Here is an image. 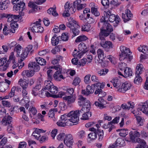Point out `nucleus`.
<instances>
[{"label":"nucleus","mask_w":148,"mask_h":148,"mask_svg":"<svg viewBox=\"0 0 148 148\" xmlns=\"http://www.w3.org/2000/svg\"><path fill=\"white\" fill-rule=\"evenodd\" d=\"M113 30L112 25L110 24L105 22L100 29L98 38L100 40V44L105 50L108 52L113 48V45L111 42L106 41L105 38L108 36Z\"/></svg>","instance_id":"nucleus-1"},{"label":"nucleus","mask_w":148,"mask_h":148,"mask_svg":"<svg viewBox=\"0 0 148 148\" xmlns=\"http://www.w3.org/2000/svg\"><path fill=\"white\" fill-rule=\"evenodd\" d=\"M60 119L63 121L65 120L66 126H68L73 125V123H76L79 120L76 115L71 114L70 112L68 114H65L62 115Z\"/></svg>","instance_id":"nucleus-2"},{"label":"nucleus","mask_w":148,"mask_h":148,"mask_svg":"<svg viewBox=\"0 0 148 148\" xmlns=\"http://www.w3.org/2000/svg\"><path fill=\"white\" fill-rule=\"evenodd\" d=\"M104 14V16L106 17V18H107L110 22H113L115 21L116 24L114 25V26L115 27L117 26L121 20L118 15L115 16L114 14H111V12L110 10L108 11L107 12L105 11Z\"/></svg>","instance_id":"nucleus-3"},{"label":"nucleus","mask_w":148,"mask_h":148,"mask_svg":"<svg viewBox=\"0 0 148 148\" xmlns=\"http://www.w3.org/2000/svg\"><path fill=\"white\" fill-rule=\"evenodd\" d=\"M12 3L13 4H15L13 6V9L17 11L19 10L21 11L19 12V14L24 8L25 6V3L23 2V0H12Z\"/></svg>","instance_id":"nucleus-4"},{"label":"nucleus","mask_w":148,"mask_h":148,"mask_svg":"<svg viewBox=\"0 0 148 148\" xmlns=\"http://www.w3.org/2000/svg\"><path fill=\"white\" fill-rule=\"evenodd\" d=\"M57 36L55 34L52 38L51 43L53 45L56 46L58 44L59 42L60 38H61L64 41H67L69 38L68 35L64 33L62 34L61 37L60 36L57 37Z\"/></svg>","instance_id":"nucleus-5"},{"label":"nucleus","mask_w":148,"mask_h":148,"mask_svg":"<svg viewBox=\"0 0 148 148\" xmlns=\"http://www.w3.org/2000/svg\"><path fill=\"white\" fill-rule=\"evenodd\" d=\"M140 136V133L137 131H131L129 133V138L126 137L125 139L126 141L130 142L131 140L135 141V139L136 137H139Z\"/></svg>","instance_id":"nucleus-6"},{"label":"nucleus","mask_w":148,"mask_h":148,"mask_svg":"<svg viewBox=\"0 0 148 148\" xmlns=\"http://www.w3.org/2000/svg\"><path fill=\"white\" fill-rule=\"evenodd\" d=\"M73 7L72 4H71L68 2H67L64 5L65 10L64 11L63 14V16L64 17H66L69 16L70 15V13H72L73 12V10L71 9V7Z\"/></svg>","instance_id":"nucleus-7"},{"label":"nucleus","mask_w":148,"mask_h":148,"mask_svg":"<svg viewBox=\"0 0 148 148\" xmlns=\"http://www.w3.org/2000/svg\"><path fill=\"white\" fill-rule=\"evenodd\" d=\"M73 141L72 136L71 134L66 135L64 140V143L65 145L69 148H70L73 145Z\"/></svg>","instance_id":"nucleus-8"},{"label":"nucleus","mask_w":148,"mask_h":148,"mask_svg":"<svg viewBox=\"0 0 148 148\" xmlns=\"http://www.w3.org/2000/svg\"><path fill=\"white\" fill-rule=\"evenodd\" d=\"M105 85L104 82H102V83H100L99 88H97L95 92V94L97 95L98 94V96L100 97H104L106 95L105 92L102 91L101 89L103 88Z\"/></svg>","instance_id":"nucleus-9"},{"label":"nucleus","mask_w":148,"mask_h":148,"mask_svg":"<svg viewBox=\"0 0 148 148\" xmlns=\"http://www.w3.org/2000/svg\"><path fill=\"white\" fill-rule=\"evenodd\" d=\"M28 6L32 8L31 10L29 11V13H34L37 11L40 10L41 8L40 7V6L37 5L34 2L31 1L29 2L28 3Z\"/></svg>","instance_id":"nucleus-10"},{"label":"nucleus","mask_w":148,"mask_h":148,"mask_svg":"<svg viewBox=\"0 0 148 148\" xmlns=\"http://www.w3.org/2000/svg\"><path fill=\"white\" fill-rule=\"evenodd\" d=\"M131 86L130 83H129L127 82H125L123 83H122L121 86H120V88L118 89L117 91L120 92H123L129 90Z\"/></svg>","instance_id":"nucleus-11"},{"label":"nucleus","mask_w":148,"mask_h":148,"mask_svg":"<svg viewBox=\"0 0 148 148\" xmlns=\"http://www.w3.org/2000/svg\"><path fill=\"white\" fill-rule=\"evenodd\" d=\"M125 14H122V18L125 22L130 20L132 16V14H131L130 10L129 9H127L125 10Z\"/></svg>","instance_id":"nucleus-12"},{"label":"nucleus","mask_w":148,"mask_h":148,"mask_svg":"<svg viewBox=\"0 0 148 148\" xmlns=\"http://www.w3.org/2000/svg\"><path fill=\"white\" fill-rule=\"evenodd\" d=\"M145 104L140 105V106L138 108V111L140 110L142 112L148 116V101H146V103Z\"/></svg>","instance_id":"nucleus-13"},{"label":"nucleus","mask_w":148,"mask_h":148,"mask_svg":"<svg viewBox=\"0 0 148 148\" xmlns=\"http://www.w3.org/2000/svg\"><path fill=\"white\" fill-rule=\"evenodd\" d=\"M136 141L139 143L136 148H148V146L146 145L145 141L139 138L136 139Z\"/></svg>","instance_id":"nucleus-14"},{"label":"nucleus","mask_w":148,"mask_h":148,"mask_svg":"<svg viewBox=\"0 0 148 148\" xmlns=\"http://www.w3.org/2000/svg\"><path fill=\"white\" fill-rule=\"evenodd\" d=\"M28 67L32 69L34 72H37L39 70L40 67L38 64L35 62H32L28 64Z\"/></svg>","instance_id":"nucleus-15"},{"label":"nucleus","mask_w":148,"mask_h":148,"mask_svg":"<svg viewBox=\"0 0 148 148\" xmlns=\"http://www.w3.org/2000/svg\"><path fill=\"white\" fill-rule=\"evenodd\" d=\"M63 99L64 100L67 101L68 104H70L75 102L76 97L75 95H71L64 97Z\"/></svg>","instance_id":"nucleus-16"},{"label":"nucleus","mask_w":148,"mask_h":148,"mask_svg":"<svg viewBox=\"0 0 148 148\" xmlns=\"http://www.w3.org/2000/svg\"><path fill=\"white\" fill-rule=\"evenodd\" d=\"M78 48L79 51L82 52L83 53H86L89 49V48L87 47L84 43L82 42L79 45Z\"/></svg>","instance_id":"nucleus-17"},{"label":"nucleus","mask_w":148,"mask_h":148,"mask_svg":"<svg viewBox=\"0 0 148 148\" xmlns=\"http://www.w3.org/2000/svg\"><path fill=\"white\" fill-rule=\"evenodd\" d=\"M120 49L121 53L120 55V56H126V55L131 53L130 49L124 46H121L120 47Z\"/></svg>","instance_id":"nucleus-18"},{"label":"nucleus","mask_w":148,"mask_h":148,"mask_svg":"<svg viewBox=\"0 0 148 148\" xmlns=\"http://www.w3.org/2000/svg\"><path fill=\"white\" fill-rule=\"evenodd\" d=\"M132 58V56L130 54L126 56H120L119 60L121 61L124 60V62H129L131 61Z\"/></svg>","instance_id":"nucleus-19"},{"label":"nucleus","mask_w":148,"mask_h":148,"mask_svg":"<svg viewBox=\"0 0 148 148\" xmlns=\"http://www.w3.org/2000/svg\"><path fill=\"white\" fill-rule=\"evenodd\" d=\"M32 32L37 33H42L44 31V29L42 27L37 25H34L33 26L31 29Z\"/></svg>","instance_id":"nucleus-20"},{"label":"nucleus","mask_w":148,"mask_h":148,"mask_svg":"<svg viewBox=\"0 0 148 148\" xmlns=\"http://www.w3.org/2000/svg\"><path fill=\"white\" fill-rule=\"evenodd\" d=\"M110 82L112 83L114 87L118 89L120 88V86H121V83L119 79H113Z\"/></svg>","instance_id":"nucleus-21"},{"label":"nucleus","mask_w":148,"mask_h":148,"mask_svg":"<svg viewBox=\"0 0 148 148\" xmlns=\"http://www.w3.org/2000/svg\"><path fill=\"white\" fill-rule=\"evenodd\" d=\"M97 53L99 61H102L106 57V56L104 54L103 51L100 49H99L97 50Z\"/></svg>","instance_id":"nucleus-22"},{"label":"nucleus","mask_w":148,"mask_h":148,"mask_svg":"<svg viewBox=\"0 0 148 148\" xmlns=\"http://www.w3.org/2000/svg\"><path fill=\"white\" fill-rule=\"evenodd\" d=\"M41 85L37 84L33 88L32 90V94L34 96H36L38 94V91L41 88Z\"/></svg>","instance_id":"nucleus-23"},{"label":"nucleus","mask_w":148,"mask_h":148,"mask_svg":"<svg viewBox=\"0 0 148 148\" xmlns=\"http://www.w3.org/2000/svg\"><path fill=\"white\" fill-rule=\"evenodd\" d=\"M53 68L56 70H58V71L55 72L54 74H55L56 76L58 78V77H60L59 76H60L61 75L60 74H61L62 73V67L60 65H58L54 66Z\"/></svg>","instance_id":"nucleus-24"},{"label":"nucleus","mask_w":148,"mask_h":148,"mask_svg":"<svg viewBox=\"0 0 148 148\" xmlns=\"http://www.w3.org/2000/svg\"><path fill=\"white\" fill-rule=\"evenodd\" d=\"M34 74V72L32 69L25 70L23 71L22 75L25 76H27V77H32Z\"/></svg>","instance_id":"nucleus-25"},{"label":"nucleus","mask_w":148,"mask_h":148,"mask_svg":"<svg viewBox=\"0 0 148 148\" xmlns=\"http://www.w3.org/2000/svg\"><path fill=\"white\" fill-rule=\"evenodd\" d=\"M143 68L142 64H138L136 67L135 75H140V74H141L143 71Z\"/></svg>","instance_id":"nucleus-26"},{"label":"nucleus","mask_w":148,"mask_h":148,"mask_svg":"<svg viewBox=\"0 0 148 148\" xmlns=\"http://www.w3.org/2000/svg\"><path fill=\"white\" fill-rule=\"evenodd\" d=\"M66 25L70 28L75 27L77 28H80V26L77 23V22L76 21H72V22H67L66 23Z\"/></svg>","instance_id":"nucleus-27"},{"label":"nucleus","mask_w":148,"mask_h":148,"mask_svg":"<svg viewBox=\"0 0 148 148\" xmlns=\"http://www.w3.org/2000/svg\"><path fill=\"white\" fill-rule=\"evenodd\" d=\"M19 84L22 86L23 88H27L28 84V81L26 79L23 80L21 79L18 81Z\"/></svg>","instance_id":"nucleus-28"},{"label":"nucleus","mask_w":148,"mask_h":148,"mask_svg":"<svg viewBox=\"0 0 148 148\" xmlns=\"http://www.w3.org/2000/svg\"><path fill=\"white\" fill-rule=\"evenodd\" d=\"M9 85L6 84L4 82H0V91L2 92H4L9 88Z\"/></svg>","instance_id":"nucleus-29"},{"label":"nucleus","mask_w":148,"mask_h":148,"mask_svg":"<svg viewBox=\"0 0 148 148\" xmlns=\"http://www.w3.org/2000/svg\"><path fill=\"white\" fill-rule=\"evenodd\" d=\"M3 32L4 35H7L10 32H12L13 33H14L15 30L14 29L13 30L12 29H10V27L8 28L6 25H5L3 29Z\"/></svg>","instance_id":"nucleus-30"},{"label":"nucleus","mask_w":148,"mask_h":148,"mask_svg":"<svg viewBox=\"0 0 148 148\" xmlns=\"http://www.w3.org/2000/svg\"><path fill=\"white\" fill-rule=\"evenodd\" d=\"M8 1H5L2 2L1 0H0V10H5L8 7Z\"/></svg>","instance_id":"nucleus-31"},{"label":"nucleus","mask_w":148,"mask_h":148,"mask_svg":"<svg viewBox=\"0 0 148 148\" xmlns=\"http://www.w3.org/2000/svg\"><path fill=\"white\" fill-rule=\"evenodd\" d=\"M80 28H77V27H73V28H70V32L72 33L73 34L72 36L73 37L78 35L79 33V29Z\"/></svg>","instance_id":"nucleus-32"},{"label":"nucleus","mask_w":148,"mask_h":148,"mask_svg":"<svg viewBox=\"0 0 148 148\" xmlns=\"http://www.w3.org/2000/svg\"><path fill=\"white\" fill-rule=\"evenodd\" d=\"M29 53V51H26L25 49L24 51L21 54V57L18 58V62H20L23 61L24 59L27 57Z\"/></svg>","instance_id":"nucleus-33"},{"label":"nucleus","mask_w":148,"mask_h":148,"mask_svg":"<svg viewBox=\"0 0 148 148\" xmlns=\"http://www.w3.org/2000/svg\"><path fill=\"white\" fill-rule=\"evenodd\" d=\"M70 114L73 115H76L77 117L78 118V119H79V116L80 114H84V112L82 108L80 110H76L74 111H72L70 112Z\"/></svg>","instance_id":"nucleus-34"},{"label":"nucleus","mask_w":148,"mask_h":148,"mask_svg":"<svg viewBox=\"0 0 148 148\" xmlns=\"http://www.w3.org/2000/svg\"><path fill=\"white\" fill-rule=\"evenodd\" d=\"M81 2V0H77L74 1L73 4V7H71V9H72L73 10V12H72V14H73L75 12V11L76 10V6H77V5L80 4V3Z\"/></svg>","instance_id":"nucleus-35"},{"label":"nucleus","mask_w":148,"mask_h":148,"mask_svg":"<svg viewBox=\"0 0 148 148\" xmlns=\"http://www.w3.org/2000/svg\"><path fill=\"white\" fill-rule=\"evenodd\" d=\"M47 13L49 14H51L54 16H57L58 15V14L56 12V8H50L47 10Z\"/></svg>","instance_id":"nucleus-36"},{"label":"nucleus","mask_w":148,"mask_h":148,"mask_svg":"<svg viewBox=\"0 0 148 148\" xmlns=\"http://www.w3.org/2000/svg\"><path fill=\"white\" fill-rule=\"evenodd\" d=\"M35 59L37 63L43 66L46 64V61L42 58L38 57L35 58Z\"/></svg>","instance_id":"nucleus-37"},{"label":"nucleus","mask_w":148,"mask_h":148,"mask_svg":"<svg viewBox=\"0 0 148 148\" xmlns=\"http://www.w3.org/2000/svg\"><path fill=\"white\" fill-rule=\"evenodd\" d=\"M132 71L130 68L126 67L124 71L125 77H126L130 76H132Z\"/></svg>","instance_id":"nucleus-38"},{"label":"nucleus","mask_w":148,"mask_h":148,"mask_svg":"<svg viewBox=\"0 0 148 148\" xmlns=\"http://www.w3.org/2000/svg\"><path fill=\"white\" fill-rule=\"evenodd\" d=\"M118 146L121 147L125 145V141L121 138H118L115 142Z\"/></svg>","instance_id":"nucleus-39"},{"label":"nucleus","mask_w":148,"mask_h":148,"mask_svg":"<svg viewBox=\"0 0 148 148\" xmlns=\"http://www.w3.org/2000/svg\"><path fill=\"white\" fill-rule=\"evenodd\" d=\"M94 92V89H91V90H88L86 88V90H82V94L86 96H88L90 94Z\"/></svg>","instance_id":"nucleus-40"},{"label":"nucleus","mask_w":148,"mask_h":148,"mask_svg":"<svg viewBox=\"0 0 148 148\" xmlns=\"http://www.w3.org/2000/svg\"><path fill=\"white\" fill-rule=\"evenodd\" d=\"M97 134L99 136V141L102 140L103 137L104 132L103 131V130L101 131L98 129L97 130L96 134Z\"/></svg>","instance_id":"nucleus-41"},{"label":"nucleus","mask_w":148,"mask_h":148,"mask_svg":"<svg viewBox=\"0 0 148 148\" xmlns=\"http://www.w3.org/2000/svg\"><path fill=\"white\" fill-rule=\"evenodd\" d=\"M87 23L85 24H84L82 25V31H84L88 32L90 30L91 27V25L89 24H87Z\"/></svg>","instance_id":"nucleus-42"},{"label":"nucleus","mask_w":148,"mask_h":148,"mask_svg":"<svg viewBox=\"0 0 148 148\" xmlns=\"http://www.w3.org/2000/svg\"><path fill=\"white\" fill-rule=\"evenodd\" d=\"M45 84H46L45 88H44V90L47 89L49 91L52 87V85H53L52 83L50 81H46L45 82Z\"/></svg>","instance_id":"nucleus-43"},{"label":"nucleus","mask_w":148,"mask_h":148,"mask_svg":"<svg viewBox=\"0 0 148 148\" xmlns=\"http://www.w3.org/2000/svg\"><path fill=\"white\" fill-rule=\"evenodd\" d=\"M87 38L84 35H82L77 37L75 40V42H80L86 40Z\"/></svg>","instance_id":"nucleus-44"},{"label":"nucleus","mask_w":148,"mask_h":148,"mask_svg":"<svg viewBox=\"0 0 148 148\" xmlns=\"http://www.w3.org/2000/svg\"><path fill=\"white\" fill-rule=\"evenodd\" d=\"M91 116V112L88 113H84L82 114V117L81 119L82 120H86L89 119V118Z\"/></svg>","instance_id":"nucleus-45"},{"label":"nucleus","mask_w":148,"mask_h":148,"mask_svg":"<svg viewBox=\"0 0 148 148\" xmlns=\"http://www.w3.org/2000/svg\"><path fill=\"white\" fill-rule=\"evenodd\" d=\"M136 76L134 80V82L135 84H138L141 82L142 79L140 75H136Z\"/></svg>","instance_id":"nucleus-46"},{"label":"nucleus","mask_w":148,"mask_h":148,"mask_svg":"<svg viewBox=\"0 0 148 148\" xmlns=\"http://www.w3.org/2000/svg\"><path fill=\"white\" fill-rule=\"evenodd\" d=\"M91 12L96 16H98L100 15V13L97 8L92 7L91 8Z\"/></svg>","instance_id":"nucleus-47"},{"label":"nucleus","mask_w":148,"mask_h":148,"mask_svg":"<svg viewBox=\"0 0 148 148\" xmlns=\"http://www.w3.org/2000/svg\"><path fill=\"white\" fill-rule=\"evenodd\" d=\"M66 135L64 133H60L57 136V139L58 140L62 141L63 140H64Z\"/></svg>","instance_id":"nucleus-48"},{"label":"nucleus","mask_w":148,"mask_h":148,"mask_svg":"<svg viewBox=\"0 0 148 148\" xmlns=\"http://www.w3.org/2000/svg\"><path fill=\"white\" fill-rule=\"evenodd\" d=\"M10 29L13 30L14 29L15 30V28H17L18 26V25L17 24L16 21H14V22H12L10 24Z\"/></svg>","instance_id":"nucleus-49"},{"label":"nucleus","mask_w":148,"mask_h":148,"mask_svg":"<svg viewBox=\"0 0 148 148\" xmlns=\"http://www.w3.org/2000/svg\"><path fill=\"white\" fill-rule=\"evenodd\" d=\"M58 88L57 87L53 85L52 87L49 90V91L52 93H57L58 92Z\"/></svg>","instance_id":"nucleus-50"},{"label":"nucleus","mask_w":148,"mask_h":148,"mask_svg":"<svg viewBox=\"0 0 148 148\" xmlns=\"http://www.w3.org/2000/svg\"><path fill=\"white\" fill-rule=\"evenodd\" d=\"M80 81L81 80L79 77H75L73 80V84L75 86H76L79 84Z\"/></svg>","instance_id":"nucleus-51"},{"label":"nucleus","mask_w":148,"mask_h":148,"mask_svg":"<svg viewBox=\"0 0 148 148\" xmlns=\"http://www.w3.org/2000/svg\"><path fill=\"white\" fill-rule=\"evenodd\" d=\"M86 20L87 21V23L90 25L94 23L95 21V20L92 17L89 18H86Z\"/></svg>","instance_id":"nucleus-52"},{"label":"nucleus","mask_w":148,"mask_h":148,"mask_svg":"<svg viewBox=\"0 0 148 148\" xmlns=\"http://www.w3.org/2000/svg\"><path fill=\"white\" fill-rule=\"evenodd\" d=\"M108 69L104 68L101 69L100 71L98 72V73L100 75H105L108 72Z\"/></svg>","instance_id":"nucleus-53"},{"label":"nucleus","mask_w":148,"mask_h":148,"mask_svg":"<svg viewBox=\"0 0 148 148\" xmlns=\"http://www.w3.org/2000/svg\"><path fill=\"white\" fill-rule=\"evenodd\" d=\"M89 138L92 140H94L97 138L96 132H91L88 135Z\"/></svg>","instance_id":"nucleus-54"},{"label":"nucleus","mask_w":148,"mask_h":148,"mask_svg":"<svg viewBox=\"0 0 148 148\" xmlns=\"http://www.w3.org/2000/svg\"><path fill=\"white\" fill-rule=\"evenodd\" d=\"M84 107H86L87 109H88V110H90L91 108L90 103L89 100H86V102L84 103Z\"/></svg>","instance_id":"nucleus-55"},{"label":"nucleus","mask_w":148,"mask_h":148,"mask_svg":"<svg viewBox=\"0 0 148 148\" xmlns=\"http://www.w3.org/2000/svg\"><path fill=\"white\" fill-rule=\"evenodd\" d=\"M126 64L125 62H120L119 63V69L121 70H123L126 68Z\"/></svg>","instance_id":"nucleus-56"},{"label":"nucleus","mask_w":148,"mask_h":148,"mask_svg":"<svg viewBox=\"0 0 148 148\" xmlns=\"http://www.w3.org/2000/svg\"><path fill=\"white\" fill-rule=\"evenodd\" d=\"M110 4L115 6L117 7L121 3L118 2V0H112L110 1Z\"/></svg>","instance_id":"nucleus-57"},{"label":"nucleus","mask_w":148,"mask_h":148,"mask_svg":"<svg viewBox=\"0 0 148 148\" xmlns=\"http://www.w3.org/2000/svg\"><path fill=\"white\" fill-rule=\"evenodd\" d=\"M56 57L57 58V59H54L52 61V63L53 64H57L59 61L60 60V59H61L62 60V57L59 55H57Z\"/></svg>","instance_id":"nucleus-58"},{"label":"nucleus","mask_w":148,"mask_h":148,"mask_svg":"<svg viewBox=\"0 0 148 148\" xmlns=\"http://www.w3.org/2000/svg\"><path fill=\"white\" fill-rule=\"evenodd\" d=\"M61 120L59 121L56 123L57 125L61 127H64L66 126L65 124V120L64 121L62 120L61 119Z\"/></svg>","instance_id":"nucleus-59"},{"label":"nucleus","mask_w":148,"mask_h":148,"mask_svg":"<svg viewBox=\"0 0 148 148\" xmlns=\"http://www.w3.org/2000/svg\"><path fill=\"white\" fill-rule=\"evenodd\" d=\"M10 16L12 18V19H13V20L14 19H20L21 20L22 19V16L21 15H14L13 14H10Z\"/></svg>","instance_id":"nucleus-60"},{"label":"nucleus","mask_w":148,"mask_h":148,"mask_svg":"<svg viewBox=\"0 0 148 148\" xmlns=\"http://www.w3.org/2000/svg\"><path fill=\"white\" fill-rule=\"evenodd\" d=\"M29 113H32L33 115H35L37 113L36 109L34 107L32 108L30 107L29 109Z\"/></svg>","instance_id":"nucleus-61"},{"label":"nucleus","mask_w":148,"mask_h":148,"mask_svg":"<svg viewBox=\"0 0 148 148\" xmlns=\"http://www.w3.org/2000/svg\"><path fill=\"white\" fill-rule=\"evenodd\" d=\"M101 3L103 6H106L107 7L109 6L110 3L109 0H101Z\"/></svg>","instance_id":"nucleus-62"},{"label":"nucleus","mask_w":148,"mask_h":148,"mask_svg":"<svg viewBox=\"0 0 148 148\" xmlns=\"http://www.w3.org/2000/svg\"><path fill=\"white\" fill-rule=\"evenodd\" d=\"M2 103L4 106H5L8 107H10L11 106V104L10 103L7 101H2Z\"/></svg>","instance_id":"nucleus-63"},{"label":"nucleus","mask_w":148,"mask_h":148,"mask_svg":"<svg viewBox=\"0 0 148 148\" xmlns=\"http://www.w3.org/2000/svg\"><path fill=\"white\" fill-rule=\"evenodd\" d=\"M64 90H66L67 92L71 95L73 94L74 92L73 89L72 88H68L67 87H65Z\"/></svg>","instance_id":"nucleus-64"}]
</instances>
